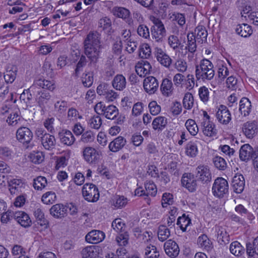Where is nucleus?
Wrapping results in <instances>:
<instances>
[{
    "mask_svg": "<svg viewBox=\"0 0 258 258\" xmlns=\"http://www.w3.org/2000/svg\"><path fill=\"white\" fill-rule=\"evenodd\" d=\"M195 31L198 42L203 43L207 40L208 33L204 26H198L195 29Z\"/></svg>",
    "mask_w": 258,
    "mask_h": 258,
    "instance_id": "obj_34",
    "label": "nucleus"
},
{
    "mask_svg": "<svg viewBox=\"0 0 258 258\" xmlns=\"http://www.w3.org/2000/svg\"><path fill=\"white\" fill-rule=\"evenodd\" d=\"M137 33L139 36L145 39H148L150 37L149 29L148 27L144 24H141L138 26Z\"/></svg>",
    "mask_w": 258,
    "mask_h": 258,
    "instance_id": "obj_58",
    "label": "nucleus"
},
{
    "mask_svg": "<svg viewBox=\"0 0 258 258\" xmlns=\"http://www.w3.org/2000/svg\"><path fill=\"white\" fill-rule=\"evenodd\" d=\"M13 155V151L8 147H0V156L3 159L10 160L12 159Z\"/></svg>",
    "mask_w": 258,
    "mask_h": 258,
    "instance_id": "obj_57",
    "label": "nucleus"
},
{
    "mask_svg": "<svg viewBox=\"0 0 258 258\" xmlns=\"http://www.w3.org/2000/svg\"><path fill=\"white\" fill-rule=\"evenodd\" d=\"M97 248L94 245L87 246L84 248L81 251L82 258H96L97 253Z\"/></svg>",
    "mask_w": 258,
    "mask_h": 258,
    "instance_id": "obj_30",
    "label": "nucleus"
},
{
    "mask_svg": "<svg viewBox=\"0 0 258 258\" xmlns=\"http://www.w3.org/2000/svg\"><path fill=\"white\" fill-rule=\"evenodd\" d=\"M58 138L61 144L68 146L72 145L75 141V138L72 132L67 130H62L60 132L58 133Z\"/></svg>",
    "mask_w": 258,
    "mask_h": 258,
    "instance_id": "obj_14",
    "label": "nucleus"
},
{
    "mask_svg": "<svg viewBox=\"0 0 258 258\" xmlns=\"http://www.w3.org/2000/svg\"><path fill=\"white\" fill-rule=\"evenodd\" d=\"M113 14L118 18L125 19L129 17L130 11L123 8H115L113 9Z\"/></svg>",
    "mask_w": 258,
    "mask_h": 258,
    "instance_id": "obj_52",
    "label": "nucleus"
},
{
    "mask_svg": "<svg viewBox=\"0 0 258 258\" xmlns=\"http://www.w3.org/2000/svg\"><path fill=\"white\" fill-rule=\"evenodd\" d=\"M203 132L204 134L208 137H213L217 134V130L215 128V124L208 120L203 122Z\"/></svg>",
    "mask_w": 258,
    "mask_h": 258,
    "instance_id": "obj_29",
    "label": "nucleus"
},
{
    "mask_svg": "<svg viewBox=\"0 0 258 258\" xmlns=\"http://www.w3.org/2000/svg\"><path fill=\"white\" fill-rule=\"evenodd\" d=\"M183 106L186 109H190L194 105V97L189 92L185 94L183 99Z\"/></svg>",
    "mask_w": 258,
    "mask_h": 258,
    "instance_id": "obj_49",
    "label": "nucleus"
},
{
    "mask_svg": "<svg viewBox=\"0 0 258 258\" xmlns=\"http://www.w3.org/2000/svg\"><path fill=\"white\" fill-rule=\"evenodd\" d=\"M126 142V140L123 137L119 136L109 143V149L112 152H116L123 148Z\"/></svg>",
    "mask_w": 258,
    "mask_h": 258,
    "instance_id": "obj_18",
    "label": "nucleus"
},
{
    "mask_svg": "<svg viewBox=\"0 0 258 258\" xmlns=\"http://www.w3.org/2000/svg\"><path fill=\"white\" fill-rule=\"evenodd\" d=\"M191 224L190 219L183 214L182 216L179 217L177 219V225H179L180 229L185 231L187 227Z\"/></svg>",
    "mask_w": 258,
    "mask_h": 258,
    "instance_id": "obj_45",
    "label": "nucleus"
},
{
    "mask_svg": "<svg viewBox=\"0 0 258 258\" xmlns=\"http://www.w3.org/2000/svg\"><path fill=\"white\" fill-rule=\"evenodd\" d=\"M186 155L191 157H195L198 153V148L196 144L192 142H188L186 146Z\"/></svg>",
    "mask_w": 258,
    "mask_h": 258,
    "instance_id": "obj_50",
    "label": "nucleus"
},
{
    "mask_svg": "<svg viewBox=\"0 0 258 258\" xmlns=\"http://www.w3.org/2000/svg\"><path fill=\"white\" fill-rule=\"evenodd\" d=\"M101 155V152L91 147H85L83 151L84 159L89 164L98 163Z\"/></svg>",
    "mask_w": 258,
    "mask_h": 258,
    "instance_id": "obj_6",
    "label": "nucleus"
},
{
    "mask_svg": "<svg viewBox=\"0 0 258 258\" xmlns=\"http://www.w3.org/2000/svg\"><path fill=\"white\" fill-rule=\"evenodd\" d=\"M181 182L182 184L185 186L189 191H193L195 190L197 186L196 181L187 177L183 176Z\"/></svg>",
    "mask_w": 258,
    "mask_h": 258,
    "instance_id": "obj_48",
    "label": "nucleus"
},
{
    "mask_svg": "<svg viewBox=\"0 0 258 258\" xmlns=\"http://www.w3.org/2000/svg\"><path fill=\"white\" fill-rule=\"evenodd\" d=\"M257 129L256 125L254 122H247L242 127L243 132L248 138H252Z\"/></svg>",
    "mask_w": 258,
    "mask_h": 258,
    "instance_id": "obj_28",
    "label": "nucleus"
},
{
    "mask_svg": "<svg viewBox=\"0 0 258 258\" xmlns=\"http://www.w3.org/2000/svg\"><path fill=\"white\" fill-rule=\"evenodd\" d=\"M113 229L117 232H123L125 229V224L120 218L115 219L112 223Z\"/></svg>",
    "mask_w": 258,
    "mask_h": 258,
    "instance_id": "obj_54",
    "label": "nucleus"
},
{
    "mask_svg": "<svg viewBox=\"0 0 258 258\" xmlns=\"http://www.w3.org/2000/svg\"><path fill=\"white\" fill-rule=\"evenodd\" d=\"M47 184L46 178L44 176H39L33 179V185L36 190H41Z\"/></svg>",
    "mask_w": 258,
    "mask_h": 258,
    "instance_id": "obj_39",
    "label": "nucleus"
},
{
    "mask_svg": "<svg viewBox=\"0 0 258 258\" xmlns=\"http://www.w3.org/2000/svg\"><path fill=\"white\" fill-rule=\"evenodd\" d=\"M82 194L88 202H96L99 198V193L96 186L92 183H86L82 188Z\"/></svg>",
    "mask_w": 258,
    "mask_h": 258,
    "instance_id": "obj_4",
    "label": "nucleus"
},
{
    "mask_svg": "<svg viewBox=\"0 0 258 258\" xmlns=\"http://www.w3.org/2000/svg\"><path fill=\"white\" fill-rule=\"evenodd\" d=\"M230 252L235 256H239L244 252V248L237 241L232 242L230 246Z\"/></svg>",
    "mask_w": 258,
    "mask_h": 258,
    "instance_id": "obj_42",
    "label": "nucleus"
},
{
    "mask_svg": "<svg viewBox=\"0 0 258 258\" xmlns=\"http://www.w3.org/2000/svg\"><path fill=\"white\" fill-rule=\"evenodd\" d=\"M31 161L35 164H39L44 160V156L41 152L31 153L29 155Z\"/></svg>",
    "mask_w": 258,
    "mask_h": 258,
    "instance_id": "obj_59",
    "label": "nucleus"
},
{
    "mask_svg": "<svg viewBox=\"0 0 258 258\" xmlns=\"http://www.w3.org/2000/svg\"><path fill=\"white\" fill-rule=\"evenodd\" d=\"M251 102L246 97L242 98L239 102V108L241 114L244 116H248L251 111Z\"/></svg>",
    "mask_w": 258,
    "mask_h": 258,
    "instance_id": "obj_26",
    "label": "nucleus"
},
{
    "mask_svg": "<svg viewBox=\"0 0 258 258\" xmlns=\"http://www.w3.org/2000/svg\"><path fill=\"white\" fill-rule=\"evenodd\" d=\"M195 174L197 179L204 183L210 181L212 178L211 173L207 166H199L196 168Z\"/></svg>",
    "mask_w": 258,
    "mask_h": 258,
    "instance_id": "obj_8",
    "label": "nucleus"
},
{
    "mask_svg": "<svg viewBox=\"0 0 258 258\" xmlns=\"http://www.w3.org/2000/svg\"><path fill=\"white\" fill-rule=\"evenodd\" d=\"M244 185L245 180L243 175L239 174L234 176L232 181V186L235 192L241 193L244 189Z\"/></svg>",
    "mask_w": 258,
    "mask_h": 258,
    "instance_id": "obj_17",
    "label": "nucleus"
},
{
    "mask_svg": "<svg viewBox=\"0 0 258 258\" xmlns=\"http://www.w3.org/2000/svg\"><path fill=\"white\" fill-rule=\"evenodd\" d=\"M213 162L215 166L219 170H224L227 167V163L223 158L220 156H216L213 159Z\"/></svg>",
    "mask_w": 258,
    "mask_h": 258,
    "instance_id": "obj_53",
    "label": "nucleus"
},
{
    "mask_svg": "<svg viewBox=\"0 0 258 258\" xmlns=\"http://www.w3.org/2000/svg\"><path fill=\"white\" fill-rule=\"evenodd\" d=\"M147 196L149 195L154 197L157 194V188L153 182H149L145 184Z\"/></svg>",
    "mask_w": 258,
    "mask_h": 258,
    "instance_id": "obj_60",
    "label": "nucleus"
},
{
    "mask_svg": "<svg viewBox=\"0 0 258 258\" xmlns=\"http://www.w3.org/2000/svg\"><path fill=\"white\" fill-rule=\"evenodd\" d=\"M82 81L85 87H90L91 86L93 83V77L92 74L91 73H88L84 74L82 78Z\"/></svg>",
    "mask_w": 258,
    "mask_h": 258,
    "instance_id": "obj_62",
    "label": "nucleus"
},
{
    "mask_svg": "<svg viewBox=\"0 0 258 258\" xmlns=\"http://www.w3.org/2000/svg\"><path fill=\"white\" fill-rule=\"evenodd\" d=\"M128 200L123 196H116L114 200L113 205L116 209H121L126 206Z\"/></svg>",
    "mask_w": 258,
    "mask_h": 258,
    "instance_id": "obj_46",
    "label": "nucleus"
},
{
    "mask_svg": "<svg viewBox=\"0 0 258 258\" xmlns=\"http://www.w3.org/2000/svg\"><path fill=\"white\" fill-rule=\"evenodd\" d=\"M99 26L107 32H109L111 29V21L110 19L104 17L99 21Z\"/></svg>",
    "mask_w": 258,
    "mask_h": 258,
    "instance_id": "obj_55",
    "label": "nucleus"
},
{
    "mask_svg": "<svg viewBox=\"0 0 258 258\" xmlns=\"http://www.w3.org/2000/svg\"><path fill=\"white\" fill-rule=\"evenodd\" d=\"M187 38V46L186 47L189 52L194 53L197 50L196 36L192 33L188 34Z\"/></svg>",
    "mask_w": 258,
    "mask_h": 258,
    "instance_id": "obj_43",
    "label": "nucleus"
},
{
    "mask_svg": "<svg viewBox=\"0 0 258 258\" xmlns=\"http://www.w3.org/2000/svg\"><path fill=\"white\" fill-rule=\"evenodd\" d=\"M151 54V49L147 43H143L139 48V56L141 58H147Z\"/></svg>",
    "mask_w": 258,
    "mask_h": 258,
    "instance_id": "obj_47",
    "label": "nucleus"
},
{
    "mask_svg": "<svg viewBox=\"0 0 258 258\" xmlns=\"http://www.w3.org/2000/svg\"><path fill=\"white\" fill-rule=\"evenodd\" d=\"M105 237V233L103 231L93 230L86 235L85 239L89 243L97 244L102 241Z\"/></svg>",
    "mask_w": 258,
    "mask_h": 258,
    "instance_id": "obj_11",
    "label": "nucleus"
},
{
    "mask_svg": "<svg viewBox=\"0 0 258 258\" xmlns=\"http://www.w3.org/2000/svg\"><path fill=\"white\" fill-rule=\"evenodd\" d=\"M216 231L217 233V240L220 244L225 245L229 242V235L224 228L221 227H218Z\"/></svg>",
    "mask_w": 258,
    "mask_h": 258,
    "instance_id": "obj_27",
    "label": "nucleus"
},
{
    "mask_svg": "<svg viewBox=\"0 0 258 258\" xmlns=\"http://www.w3.org/2000/svg\"><path fill=\"white\" fill-rule=\"evenodd\" d=\"M14 219L24 227H28L31 224V220L28 215L23 211H17L15 212Z\"/></svg>",
    "mask_w": 258,
    "mask_h": 258,
    "instance_id": "obj_15",
    "label": "nucleus"
},
{
    "mask_svg": "<svg viewBox=\"0 0 258 258\" xmlns=\"http://www.w3.org/2000/svg\"><path fill=\"white\" fill-rule=\"evenodd\" d=\"M229 185L227 181L222 178L218 177L215 180L212 187V192L214 196L221 198L228 192Z\"/></svg>",
    "mask_w": 258,
    "mask_h": 258,
    "instance_id": "obj_3",
    "label": "nucleus"
},
{
    "mask_svg": "<svg viewBox=\"0 0 258 258\" xmlns=\"http://www.w3.org/2000/svg\"><path fill=\"white\" fill-rule=\"evenodd\" d=\"M18 72L17 67L15 66H9L4 73V78L7 83H12L16 79Z\"/></svg>",
    "mask_w": 258,
    "mask_h": 258,
    "instance_id": "obj_20",
    "label": "nucleus"
},
{
    "mask_svg": "<svg viewBox=\"0 0 258 258\" xmlns=\"http://www.w3.org/2000/svg\"><path fill=\"white\" fill-rule=\"evenodd\" d=\"M88 123L91 128L98 130L102 124V119L99 116H94L89 119Z\"/></svg>",
    "mask_w": 258,
    "mask_h": 258,
    "instance_id": "obj_56",
    "label": "nucleus"
},
{
    "mask_svg": "<svg viewBox=\"0 0 258 258\" xmlns=\"http://www.w3.org/2000/svg\"><path fill=\"white\" fill-rule=\"evenodd\" d=\"M216 116L219 122L223 124H227L231 120L229 110L226 106L223 105H220Z\"/></svg>",
    "mask_w": 258,
    "mask_h": 258,
    "instance_id": "obj_9",
    "label": "nucleus"
},
{
    "mask_svg": "<svg viewBox=\"0 0 258 258\" xmlns=\"http://www.w3.org/2000/svg\"><path fill=\"white\" fill-rule=\"evenodd\" d=\"M164 249L166 254L170 257H175L179 252L177 244L171 239L167 240L164 243Z\"/></svg>",
    "mask_w": 258,
    "mask_h": 258,
    "instance_id": "obj_13",
    "label": "nucleus"
},
{
    "mask_svg": "<svg viewBox=\"0 0 258 258\" xmlns=\"http://www.w3.org/2000/svg\"><path fill=\"white\" fill-rule=\"evenodd\" d=\"M198 244L201 247L209 250L211 247L210 240L205 234L199 236L198 239Z\"/></svg>",
    "mask_w": 258,
    "mask_h": 258,
    "instance_id": "obj_51",
    "label": "nucleus"
},
{
    "mask_svg": "<svg viewBox=\"0 0 258 258\" xmlns=\"http://www.w3.org/2000/svg\"><path fill=\"white\" fill-rule=\"evenodd\" d=\"M254 155L253 148L249 144L242 145L239 150V158L242 161H247Z\"/></svg>",
    "mask_w": 258,
    "mask_h": 258,
    "instance_id": "obj_19",
    "label": "nucleus"
},
{
    "mask_svg": "<svg viewBox=\"0 0 258 258\" xmlns=\"http://www.w3.org/2000/svg\"><path fill=\"white\" fill-rule=\"evenodd\" d=\"M167 123V118L165 117L159 116L154 118L152 125L154 130L161 131L165 127Z\"/></svg>",
    "mask_w": 258,
    "mask_h": 258,
    "instance_id": "obj_32",
    "label": "nucleus"
},
{
    "mask_svg": "<svg viewBox=\"0 0 258 258\" xmlns=\"http://www.w3.org/2000/svg\"><path fill=\"white\" fill-rule=\"evenodd\" d=\"M174 88L172 82L168 79L162 80L160 86V90L162 94L165 97H169L173 94Z\"/></svg>",
    "mask_w": 258,
    "mask_h": 258,
    "instance_id": "obj_21",
    "label": "nucleus"
},
{
    "mask_svg": "<svg viewBox=\"0 0 258 258\" xmlns=\"http://www.w3.org/2000/svg\"><path fill=\"white\" fill-rule=\"evenodd\" d=\"M38 96H37L36 100L39 105L43 108L48 101L50 99V93L46 91H40L38 93Z\"/></svg>",
    "mask_w": 258,
    "mask_h": 258,
    "instance_id": "obj_36",
    "label": "nucleus"
},
{
    "mask_svg": "<svg viewBox=\"0 0 258 258\" xmlns=\"http://www.w3.org/2000/svg\"><path fill=\"white\" fill-rule=\"evenodd\" d=\"M8 182L10 186V191L12 194H18L21 191L23 186V182L20 179L8 178Z\"/></svg>",
    "mask_w": 258,
    "mask_h": 258,
    "instance_id": "obj_23",
    "label": "nucleus"
},
{
    "mask_svg": "<svg viewBox=\"0 0 258 258\" xmlns=\"http://www.w3.org/2000/svg\"><path fill=\"white\" fill-rule=\"evenodd\" d=\"M101 35L96 31H90L85 38L84 52L90 62L89 66L96 67L101 49Z\"/></svg>",
    "mask_w": 258,
    "mask_h": 258,
    "instance_id": "obj_1",
    "label": "nucleus"
},
{
    "mask_svg": "<svg viewBox=\"0 0 258 258\" xmlns=\"http://www.w3.org/2000/svg\"><path fill=\"white\" fill-rule=\"evenodd\" d=\"M49 211L53 217L61 219L67 216L68 208L63 204H57L52 206Z\"/></svg>",
    "mask_w": 258,
    "mask_h": 258,
    "instance_id": "obj_12",
    "label": "nucleus"
},
{
    "mask_svg": "<svg viewBox=\"0 0 258 258\" xmlns=\"http://www.w3.org/2000/svg\"><path fill=\"white\" fill-rule=\"evenodd\" d=\"M56 199V195L54 192L47 191L42 195L41 201L44 204L51 205L55 202Z\"/></svg>",
    "mask_w": 258,
    "mask_h": 258,
    "instance_id": "obj_37",
    "label": "nucleus"
},
{
    "mask_svg": "<svg viewBox=\"0 0 258 258\" xmlns=\"http://www.w3.org/2000/svg\"><path fill=\"white\" fill-rule=\"evenodd\" d=\"M95 139L94 134L90 131H87L82 135L81 141L84 143L92 142Z\"/></svg>",
    "mask_w": 258,
    "mask_h": 258,
    "instance_id": "obj_63",
    "label": "nucleus"
},
{
    "mask_svg": "<svg viewBox=\"0 0 258 258\" xmlns=\"http://www.w3.org/2000/svg\"><path fill=\"white\" fill-rule=\"evenodd\" d=\"M155 55L157 60L163 66L169 68L172 59L168 55L165 53L161 48H156Z\"/></svg>",
    "mask_w": 258,
    "mask_h": 258,
    "instance_id": "obj_16",
    "label": "nucleus"
},
{
    "mask_svg": "<svg viewBox=\"0 0 258 258\" xmlns=\"http://www.w3.org/2000/svg\"><path fill=\"white\" fill-rule=\"evenodd\" d=\"M152 67L147 60H142L136 67V71L140 77H144L150 73Z\"/></svg>",
    "mask_w": 258,
    "mask_h": 258,
    "instance_id": "obj_22",
    "label": "nucleus"
},
{
    "mask_svg": "<svg viewBox=\"0 0 258 258\" xmlns=\"http://www.w3.org/2000/svg\"><path fill=\"white\" fill-rule=\"evenodd\" d=\"M33 214L38 224L45 228H47L49 222L45 218L43 210L40 208H36L35 209Z\"/></svg>",
    "mask_w": 258,
    "mask_h": 258,
    "instance_id": "obj_24",
    "label": "nucleus"
},
{
    "mask_svg": "<svg viewBox=\"0 0 258 258\" xmlns=\"http://www.w3.org/2000/svg\"><path fill=\"white\" fill-rule=\"evenodd\" d=\"M55 142V137L49 134H45L43 138L42 137V140H41L42 145L47 150L54 148Z\"/></svg>",
    "mask_w": 258,
    "mask_h": 258,
    "instance_id": "obj_31",
    "label": "nucleus"
},
{
    "mask_svg": "<svg viewBox=\"0 0 258 258\" xmlns=\"http://www.w3.org/2000/svg\"><path fill=\"white\" fill-rule=\"evenodd\" d=\"M185 125L190 135L195 136L197 134L199 128L195 121L191 119H189L185 122Z\"/></svg>",
    "mask_w": 258,
    "mask_h": 258,
    "instance_id": "obj_44",
    "label": "nucleus"
},
{
    "mask_svg": "<svg viewBox=\"0 0 258 258\" xmlns=\"http://www.w3.org/2000/svg\"><path fill=\"white\" fill-rule=\"evenodd\" d=\"M235 31L237 34L244 37L250 35L252 33L251 27L246 24L238 25Z\"/></svg>",
    "mask_w": 258,
    "mask_h": 258,
    "instance_id": "obj_33",
    "label": "nucleus"
},
{
    "mask_svg": "<svg viewBox=\"0 0 258 258\" xmlns=\"http://www.w3.org/2000/svg\"><path fill=\"white\" fill-rule=\"evenodd\" d=\"M170 235L169 229L165 225H160L158 228V237L161 241H164Z\"/></svg>",
    "mask_w": 258,
    "mask_h": 258,
    "instance_id": "obj_40",
    "label": "nucleus"
},
{
    "mask_svg": "<svg viewBox=\"0 0 258 258\" xmlns=\"http://www.w3.org/2000/svg\"><path fill=\"white\" fill-rule=\"evenodd\" d=\"M118 109L113 105H109L106 106V110L102 115L108 119H114L118 114Z\"/></svg>",
    "mask_w": 258,
    "mask_h": 258,
    "instance_id": "obj_35",
    "label": "nucleus"
},
{
    "mask_svg": "<svg viewBox=\"0 0 258 258\" xmlns=\"http://www.w3.org/2000/svg\"><path fill=\"white\" fill-rule=\"evenodd\" d=\"M126 82L125 77L121 74L115 76L112 81L113 87L117 90L122 91L126 87Z\"/></svg>",
    "mask_w": 258,
    "mask_h": 258,
    "instance_id": "obj_25",
    "label": "nucleus"
},
{
    "mask_svg": "<svg viewBox=\"0 0 258 258\" xmlns=\"http://www.w3.org/2000/svg\"><path fill=\"white\" fill-rule=\"evenodd\" d=\"M158 82L154 77L150 76L147 77L144 80V89L150 95L155 93L158 88Z\"/></svg>",
    "mask_w": 258,
    "mask_h": 258,
    "instance_id": "obj_10",
    "label": "nucleus"
},
{
    "mask_svg": "<svg viewBox=\"0 0 258 258\" xmlns=\"http://www.w3.org/2000/svg\"><path fill=\"white\" fill-rule=\"evenodd\" d=\"M15 212L12 211L8 210L4 212L1 216V221L4 224H7L12 219H14Z\"/></svg>",
    "mask_w": 258,
    "mask_h": 258,
    "instance_id": "obj_64",
    "label": "nucleus"
},
{
    "mask_svg": "<svg viewBox=\"0 0 258 258\" xmlns=\"http://www.w3.org/2000/svg\"><path fill=\"white\" fill-rule=\"evenodd\" d=\"M33 135L31 131L27 127H20L16 132L17 139L23 144H28L32 141Z\"/></svg>",
    "mask_w": 258,
    "mask_h": 258,
    "instance_id": "obj_7",
    "label": "nucleus"
},
{
    "mask_svg": "<svg viewBox=\"0 0 258 258\" xmlns=\"http://www.w3.org/2000/svg\"><path fill=\"white\" fill-rule=\"evenodd\" d=\"M159 255V252L155 246L150 245L145 248V258H158Z\"/></svg>",
    "mask_w": 258,
    "mask_h": 258,
    "instance_id": "obj_41",
    "label": "nucleus"
},
{
    "mask_svg": "<svg viewBox=\"0 0 258 258\" xmlns=\"http://www.w3.org/2000/svg\"><path fill=\"white\" fill-rule=\"evenodd\" d=\"M21 117L19 115L16 113L14 112L11 113L8 116L6 120V122L11 125L15 126L18 123V122L20 120Z\"/></svg>",
    "mask_w": 258,
    "mask_h": 258,
    "instance_id": "obj_61",
    "label": "nucleus"
},
{
    "mask_svg": "<svg viewBox=\"0 0 258 258\" xmlns=\"http://www.w3.org/2000/svg\"><path fill=\"white\" fill-rule=\"evenodd\" d=\"M215 76L214 66L208 59L204 58L196 66V77L198 80L205 82L211 80Z\"/></svg>",
    "mask_w": 258,
    "mask_h": 258,
    "instance_id": "obj_2",
    "label": "nucleus"
},
{
    "mask_svg": "<svg viewBox=\"0 0 258 258\" xmlns=\"http://www.w3.org/2000/svg\"><path fill=\"white\" fill-rule=\"evenodd\" d=\"M154 26L151 28V35L156 41H162L166 35V30L162 22L158 19L154 20Z\"/></svg>",
    "mask_w": 258,
    "mask_h": 258,
    "instance_id": "obj_5",
    "label": "nucleus"
},
{
    "mask_svg": "<svg viewBox=\"0 0 258 258\" xmlns=\"http://www.w3.org/2000/svg\"><path fill=\"white\" fill-rule=\"evenodd\" d=\"M35 85L43 89H48L51 91L55 88V85L52 82L41 79L37 80L35 82Z\"/></svg>",
    "mask_w": 258,
    "mask_h": 258,
    "instance_id": "obj_38",
    "label": "nucleus"
}]
</instances>
